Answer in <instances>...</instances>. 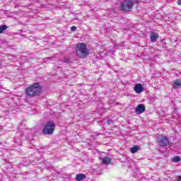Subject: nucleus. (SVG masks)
I'll list each match as a JSON object with an SVG mask.
<instances>
[{"mask_svg": "<svg viewBox=\"0 0 181 181\" xmlns=\"http://www.w3.org/2000/svg\"><path fill=\"white\" fill-rule=\"evenodd\" d=\"M40 93H42V86L39 83H34L25 88V94L30 98L37 97L40 95Z\"/></svg>", "mask_w": 181, "mask_h": 181, "instance_id": "obj_1", "label": "nucleus"}, {"mask_svg": "<svg viewBox=\"0 0 181 181\" xmlns=\"http://www.w3.org/2000/svg\"><path fill=\"white\" fill-rule=\"evenodd\" d=\"M76 54L81 59H85L86 56L90 54V49L87 48V45L84 42L78 43L76 48Z\"/></svg>", "mask_w": 181, "mask_h": 181, "instance_id": "obj_2", "label": "nucleus"}, {"mask_svg": "<svg viewBox=\"0 0 181 181\" xmlns=\"http://www.w3.org/2000/svg\"><path fill=\"white\" fill-rule=\"evenodd\" d=\"M134 5V0H124L120 4V10L123 12H131Z\"/></svg>", "mask_w": 181, "mask_h": 181, "instance_id": "obj_3", "label": "nucleus"}, {"mask_svg": "<svg viewBox=\"0 0 181 181\" xmlns=\"http://www.w3.org/2000/svg\"><path fill=\"white\" fill-rule=\"evenodd\" d=\"M54 128H56V125L54 124V122L52 121H49L45 124V127L42 129L43 134L45 135H50L53 134L54 131Z\"/></svg>", "mask_w": 181, "mask_h": 181, "instance_id": "obj_4", "label": "nucleus"}, {"mask_svg": "<svg viewBox=\"0 0 181 181\" xmlns=\"http://www.w3.org/2000/svg\"><path fill=\"white\" fill-rule=\"evenodd\" d=\"M157 141L159 146H168L169 145V139L166 136H159L157 138Z\"/></svg>", "mask_w": 181, "mask_h": 181, "instance_id": "obj_5", "label": "nucleus"}, {"mask_svg": "<svg viewBox=\"0 0 181 181\" xmlns=\"http://www.w3.org/2000/svg\"><path fill=\"white\" fill-rule=\"evenodd\" d=\"M145 105L144 104H139L136 107V112H138V114H143V112H145Z\"/></svg>", "mask_w": 181, "mask_h": 181, "instance_id": "obj_6", "label": "nucleus"}, {"mask_svg": "<svg viewBox=\"0 0 181 181\" xmlns=\"http://www.w3.org/2000/svg\"><path fill=\"white\" fill-rule=\"evenodd\" d=\"M134 90L136 94H141L144 91V86H142V84L138 83L134 86Z\"/></svg>", "mask_w": 181, "mask_h": 181, "instance_id": "obj_7", "label": "nucleus"}, {"mask_svg": "<svg viewBox=\"0 0 181 181\" xmlns=\"http://www.w3.org/2000/svg\"><path fill=\"white\" fill-rule=\"evenodd\" d=\"M173 88H180L181 87V81L180 80H176L174 82H173Z\"/></svg>", "mask_w": 181, "mask_h": 181, "instance_id": "obj_8", "label": "nucleus"}, {"mask_svg": "<svg viewBox=\"0 0 181 181\" xmlns=\"http://www.w3.org/2000/svg\"><path fill=\"white\" fill-rule=\"evenodd\" d=\"M84 179H86V175H84V174H78L76 176V181L84 180Z\"/></svg>", "mask_w": 181, "mask_h": 181, "instance_id": "obj_9", "label": "nucleus"}, {"mask_svg": "<svg viewBox=\"0 0 181 181\" xmlns=\"http://www.w3.org/2000/svg\"><path fill=\"white\" fill-rule=\"evenodd\" d=\"M159 37V35L158 34L153 33L150 36V40L151 42H156V40Z\"/></svg>", "mask_w": 181, "mask_h": 181, "instance_id": "obj_10", "label": "nucleus"}, {"mask_svg": "<svg viewBox=\"0 0 181 181\" xmlns=\"http://www.w3.org/2000/svg\"><path fill=\"white\" fill-rule=\"evenodd\" d=\"M130 151H131L132 153H136V152H138V151H139V146H134L130 148Z\"/></svg>", "mask_w": 181, "mask_h": 181, "instance_id": "obj_11", "label": "nucleus"}, {"mask_svg": "<svg viewBox=\"0 0 181 181\" xmlns=\"http://www.w3.org/2000/svg\"><path fill=\"white\" fill-rule=\"evenodd\" d=\"M102 162L103 163H105L106 165H107L108 163H111V158L108 157H104L102 158Z\"/></svg>", "mask_w": 181, "mask_h": 181, "instance_id": "obj_12", "label": "nucleus"}, {"mask_svg": "<svg viewBox=\"0 0 181 181\" xmlns=\"http://www.w3.org/2000/svg\"><path fill=\"white\" fill-rule=\"evenodd\" d=\"M181 158L179 156H175L171 158V162H174L175 163H177V162H180Z\"/></svg>", "mask_w": 181, "mask_h": 181, "instance_id": "obj_13", "label": "nucleus"}, {"mask_svg": "<svg viewBox=\"0 0 181 181\" xmlns=\"http://www.w3.org/2000/svg\"><path fill=\"white\" fill-rule=\"evenodd\" d=\"M7 28H8V26H6V25L0 26V33H2L4 31L6 30Z\"/></svg>", "mask_w": 181, "mask_h": 181, "instance_id": "obj_14", "label": "nucleus"}, {"mask_svg": "<svg viewBox=\"0 0 181 181\" xmlns=\"http://www.w3.org/2000/svg\"><path fill=\"white\" fill-rule=\"evenodd\" d=\"M76 30H77V27L76 26H72L71 27V32H76Z\"/></svg>", "mask_w": 181, "mask_h": 181, "instance_id": "obj_15", "label": "nucleus"}, {"mask_svg": "<svg viewBox=\"0 0 181 181\" xmlns=\"http://www.w3.org/2000/svg\"><path fill=\"white\" fill-rule=\"evenodd\" d=\"M64 63H69V59L68 58L64 59Z\"/></svg>", "mask_w": 181, "mask_h": 181, "instance_id": "obj_16", "label": "nucleus"}, {"mask_svg": "<svg viewBox=\"0 0 181 181\" xmlns=\"http://www.w3.org/2000/svg\"><path fill=\"white\" fill-rule=\"evenodd\" d=\"M107 124H111L112 122V119H108L107 121Z\"/></svg>", "mask_w": 181, "mask_h": 181, "instance_id": "obj_17", "label": "nucleus"}, {"mask_svg": "<svg viewBox=\"0 0 181 181\" xmlns=\"http://www.w3.org/2000/svg\"><path fill=\"white\" fill-rule=\"evenodd\" d=\"M177 5H181V0H177Z\"/></svg>", "mask_w": 181, "mask_h": 181, "instance_id": "obj_18", "label": "nucleus"}, {"mask_svg": "<svg viewBox=\"0 0 181 181\" xmlns=\"http://www.w3.org/2000/svg\"><path fill=\"white\" fill-rule=\"evenodd\" d=\"M177 181H181V175L177 177Z\"/></svg>", "mask_w": 181, "mask_h": 181, "instance_id": "obj_19", "label": "nucleus"}, {"mask_svg": "<svg viewBox=\"0 0 181 181\" xmlns=\"http://www.w3.org/2000/svg\"><path fill=\"white\" fill-rule=\"evenodd\" d=\"M2 67V64L0 62V69Z\"/></svg>", "mask_w": 181, "mask_h": 181, "instance_id": "obj_20", "label": "nucleus"}, {"mask_svg": "<svg viewBox=\"0 0 181 181\" xmlns=\"http://www.w3.org/2000/svg\"><path fill=\"white\" fill-rule=\"evenodd\" d=\"M49 59H50V58H47V59H45V60H49Z\"/></svg>", "mask_w": 181, "mask_h": 181, "instance_id": "obj_21", "label": "nucleus"}]
</instances>
